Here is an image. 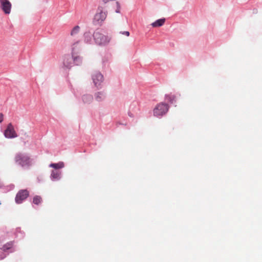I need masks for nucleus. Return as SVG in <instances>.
I'll return each mask as SVG.
<instances>
[{
	"instance_id": "nucleus-20",
	"label": "nucleus",
	"mask_w": 262,
	"mask_h": 262,
	"mask_svg": "<svg viewBox=\"0 0 262 262\" xmlns=\"http://www.w3.org/2000/svg\"><path fill=\"white\" fill-rule=\"evenodd\" d=\"M120 33L123 34V35H125L127 36H128L130 34L129 32L128 31H123V32H120Z\"/></svg>"
},
{
	"instance_id": "nucleus-15",
	"label": "nucleus",
	"mask_w": 262,
	"mask_h": 262,
	"mask_svg": "<svg viewBox=\"0 0 262 262\" xmlns=\"http://www.w3.org/2000/svg\"><path fill=\"white\" fill-rule=\"evenodd\" d=\"M42 201V199L40 196H35L33 200V202L36 205L39 204Z\"/></svg>"
},
{
	"instance_id": "nucleus-16",
	"label": "nucleus",
	"mask_w": 262,
	"mask_h": 262,
	"mask_svg": "<svg viewBox=\"0 0 262 262\" xmlns=\"http://www.w3.org/2000/svg\"><path fill=\"white\" fill-rule=\"evenodd\" d=\"M12 246H13L12 243H11V242L8 243L3 246V247L2 248V249L4 251H6L7 250L11 249L12 247Z\"/></svg>"
},
{
	"instance_id": "nucleus-13",
	"label": "nucleus",
	"mask_w": 262,
	"mask_h": 262,
	"mask_svg": "<svg viewBox=\"0 0 262 262\" xmlns=\"http://www.w3.org/2000/svg\"><path fill=\"white\" fill-rule=\"evenodd\" d=\"M93 97L90 95H85L82 97V100L84 103H88L92 101Z\"/></svg>"
},
{
	"instance_id": "nucleus-17",
	"label": "nucleus",
	"mask_w": 262,
	"mask_h": 262,
	"mask_svg": "<svg viewBox=\"0 0 262 262\" xmlns=\"http://www.w3.org/2000/svg\"><path fill=\"white\" fill-rule=\"evenodd\" d=\"M79 30H80V27L78 26H75V27L73 28V29L71 31V35L72 36H74V35L77 34L79 32Z\"/></svg>"
},
{
	"instance_id": "nucleus-21",
	"label": "nucleus",
	"mask_w": 262,
	"mask_h": 262,
	"mask_svg": "<svg viewBox=\"0 0 262 262\" xmlns=\"http://www.w3.org/2000/svg\"><path fill=\"white\" fill-rule=\"evenodd\" d=\"M4 115L2 113H0V123L3 121Z\"/></svg>"
},
{
	"instance_id": "nucleus-14",
	"label": "nucleus",
	"mask_w": 262,
	"mask_h": 262,
	"mask_svg": "<svg viewBox=\"0 0 262 262\" xmlns=\"http://www.w3.org/2000/svg\"><path fill=\"white\" fill-rule=\"evenodd\" d=\"M72 61V59L70 57H66L63 61L64 65L69 68L71 67V62Z\"/></svg>"
},
{
	"instance_id": "nucleus-5",
	"label": "nucleus",
	"mask_w": 262,
	"mask_h": 262,
	"mask_svg": "<svg viewBox=\"0 0 262 262\" xmlns=\"http://www.w3.org/2000/svg\"><path fill=\"white\" fill-rule=\"evenodd\" d=\"M93 83L98 89L101 88V83L103 81V76L99 72H95L92 75Z\"/></svg>"
},
{
	"instance_id": "nucleus-2",
	"label": "nucleus",
	"mask_w": 262,
	"mask_h": 262,
	"mask_svg": "<svg viewBox=\"0 0 262 262\" xmlns=\"http://www.w3.org/2000/svg\"><path fill=\"white\" fill-rule=\"evenodd\" d=\"M14 161L16 164L21 167H29L31 165L30 157L21 153H18L15 155Z\"/></svg>"
},
{
	"instance_id": "nucleus-1",
	"label": "nucleus",
	"mask_w": 262,
	"mask_h": 262,
	"mask_svg": "<svg viewBox=\"0 0 262 262\" xmlns=\"http://www.w3.org/2000/svg\"><path fill=\"white\" fill-rule=\"evenodd\" d=\"M93 37L95 42L100 46H105L111 41V38L108 35L103 34L100 30H96Z\"/></svg>"
},
{
	"instance_id": "nucleus-11",
	"label": "nucleus",
	"mask_w": 262,
	"mask_h": 262,
	"mask_svg": "<svg viewBox=\"0 0 262 262\" xmlns=\"http://www.w3.org/2000/svg\"><path fill=\"white\" fill-rule=\"evenodd\" d=\"M95 97L97 101H101L104 99L105 95L103 92H98L95 93Z\"/></svg>"
},
{
	"instance_id": "nucleus-4",
	"label": "nucleus",
	"mask_w": 262,
	"mask_h": 262,
	"mask_svg": "<svg viewBox=\"0 0 262 262\" xmlns=\"http://www.w3.org/2000/svg\"><path fill=\"white\" fill-rule=\"evenodd\" d=\"M106 17V13L101 8H99L97 13L95 15L94 23L96 25H101Z\"/></svg>"
},
{
	"instance_id": "nucleus-7",
	"label": "nucleus",
	"mask_w": 262,
	"mask_h": 262,
	"mask_svg": "<svg viewBox=\"0 0 262 262\" xmlns=\"http://www.w3.org/2000/svg\"><path fill=\"white\" fill-rule=\"evenodd\" d=\"M12 4L9 0H0V8L6 14L11 12Z\"/></svg>"
},
{
	"instance_id": "nucleus-18",
	"label": "nucleus",
	"mask_w": 262,
	"mask_h": 262,
	"mask_svg": "<svg viewBox=\"0 0 262 262\" xmlns=\"http://www.w3.org/2000/svg\"><path fill=\"white\" fill-rule=\"evenodd\" d=\"M175 98L176 97L174 95H168L166 96V100L171 103H173V101H175Z\"/></svg>"
},
{
	"instance_id": "nucleus-3",
	"label": "nucleus",
	"mask_w": 262,
	"mask_h": 262,
	"mask_svg": "<svg viewBox=\"0 0 262 262\" xmlns=\"http://www.w3.org/2000/svg\"><path fill=\"white\" fill-rule=\"evenodd\" d=\"M168 108L169 107L167 104L160 103L154 109V115L156 117L162 116L168 112Z\"/></svg>"
},
{
	"instance_id": "nucleus-6",
	"label": "nucleus",
	"mask_w": 262,
	"mask_h": 262,
	"mask_svg": "<svg viewBox=\"0 0 262 262\" xmlns=\"http://www.w3.org/2000/svg\"><path fill=\"white\" fill-rule=\"evenodd\" d=\"M4 136L7 138H14L17 137L12 123L8 124L6 129L4 132Z\"/></svg>"
},
{
	"instance_id": "nucleus-8",
	"label": "nucleus",
	"mask_w": 262,
	"mask_h": 262,
	"mask_svg": "<svg viewBox=\"0 0 262 262\" xmlns=\"http://www.w3.org/2000/svg\"><path fill=\"white\" fill-rule=\"evenodd\" d=\"M29 192L27 190H21L16 194L15 201L17 204H20L28 198Z\"/></svg>"
},
{
	"instance_id": "nucleus-10",
	"label": "nucleus",
	"mask_w": 262,
	"mask_h": 262,
	"mask_svg": "<svg viewBox=\"0 0 262 262\" xmlns=\"http://www.w3.org/2000/svg\"><path fill=\"white\" fill-rule=\"evenodd\" d=\"M165 19L161 18V19H158L156 21H155V22L152 23L151 24V25L153 27H155V28L163 26L164 25V24L165 23Z\"/></svg>"
},
{
	"instance_id": "nucleus-9",
	"label": "nucleus",
	"mask_w": 262,
	"mask_h": 262,
	"mask_svg": "<svg viewBox=\"0 0 262 262\" xmlns=\"http://www.w3.org/2000/svg\"><path fill=\"white\" fill-rule=\"evenodd\" d=\"M61 172L57 170H52L51 178L53 181H58L60 179Z\"/></svg>"
},
{
	"instance_id": "nucleus-12",
	"label": "nucleus",
	"mask_w": 262,
	"mask_h": 262,
	"mask_svg": "<svg viewBox=\"0 0 262 262\" xmlns=\"http://www.w3.org/2000/svg\"><path fill=\"white\" fill-rule=\"evenodd\" d=\"M64 165V163L62 162H60L58 163H52L50 165V167L58 169L63 168Z\"/></svg>"
},
{
	"instance_id": "nucleus-19",
	"label": "nucleus",
	"mask_w": 262,
	"mask_h": 262,
	"mask_svg": "<svg viewBox=\"0 0 262 262\" xmlns=\"http://www.w3.org/2000/svg\"><path fill=\"white\" fill-rule=\"evenodd\" d=\"M72 60L74 61L76 65H79L81 63V58L79 56L74 57Z\"/></svg>"
}]
</instances>
